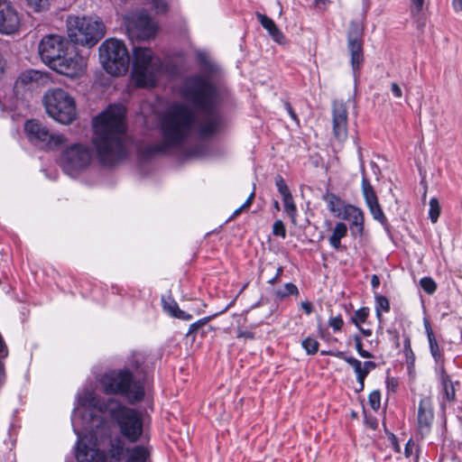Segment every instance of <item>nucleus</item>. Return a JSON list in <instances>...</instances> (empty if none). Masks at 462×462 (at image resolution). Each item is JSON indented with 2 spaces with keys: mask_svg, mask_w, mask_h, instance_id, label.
I'll return each mask as SVG.
<instances>
[{
  "mask_svg": "<svg viewBox=\"0 0 462 462\" xmlns=\"http://www.w3.org/2000/svg\"><path fill=\"white\" fill-rule=\"evenodd\" d=\"M182 96L197 113L182 103L171 104L159 116L162 140L147 147L149 154L163 153L177 148L194 132L203 138L218 132L222 123L220 105L223 97L220 89L208 78L196 75L185 80Z\"/></svg>",
  "mask_w": 462,
  "mask_h": 462,
  "instance_id": "obj_1",
  "label": "nucleus"
},
{
  "mask_svg": "<svg viewBox=\"0 0 462 462\" xmlns=\"http://www.w3.org/2000/svg\"><path fill=\"white\" fill-rule=\"evenodd\" d=\"M125 116V107L116 104L110 105L93 120V144L103 165L112 166L126 156Z\"/></svg>",
  "mask_w": 462,
  "mask_h": 462,
  "instance_id": "obj_2",
  "label": "nucleus"
},
{
  "mask_svg": "<svg viewBox=\"0 0 462 462\" xmlns=\"http://www.w3.org/2000/svg\"><path fill=\"white\" fill-rule=\"evenodd\" d=\"M79 407L96 410L101 414L108 413L119 427L121 434L130 442H136L143 434V420L141 413L123 405L114 398L106 401L98 397L92 390L85 389L77 395Z\"/></svg>",
  "mask_w": 462,
  "mask_h": 462,
  "instance_id": "obj_3",
  "label": "nucleus"
},
{
  "mask_svg": "<svg viewBox=\"0 0 462 462\" xmlns=\"http://www.w3.org/2000/svg\"><path fill=\"white\" fill-rule=\"evenodd\" d=\"M77 408L71 416V423L78 436L76 458L79 462H106L107 456L98 448V439L108 433L107 421L102 415L89 411L78 417Z\"/></svg>",
  "mask_w": 462,
  "mask_h": 462,
  "instance_id": "obj_4",
  "label": "nucleus"
},
{
  "mask_svg": "<svg viewBox=\"0 0 462 462\" xmlns=\"http://www.w3.org/2000/svg\"><path fill=\"white\" fill-rule=\"evenodd\" d=\"M67 32L72 42L91 48L105 36L106 26L97 16H69Z\"/></svg>",
  "mask_w": 462,
  "mask_h": 462,
  "instance_id": "obj_5",
  "label": "nucleus"
},
{
  "mask_svg": "<svg viewBox=\"0 0 462 462\" xmlns=\"http://www.w3.org/2000/svg\"><path fill=\"white\" fill-rule=\"evenodd\" d=\"M100 383L106 394H119L127 399L130 403L141 401L144 396V387L139 381L133 379L129 369L106 373L100 379Z\"/></svg>",
  "mask_w": 462,
  "mask_h": 462,
  "instance_id": "obj_6",
  "label": "nucleus"
},
{
  "mask_svg": "<svg viewBox=\"0 0 462 462\" xmlns=\"http://www.w3.org/2000/svg\"><path fill=\"white\" fill-rule=\"evenodd\" d=\"M132 79L139 88L153 87L162 69V61L149 48L135 47L133 51Z\"/></svg>",
  "mask_w": 462,
  "mask_h": 462,
  "instance_id": "obj_7",
  "label": "nucleus"
},
{
  "mask_svg": "<svg viewBox=\"0 0 462 462\" xmlns=\"http://www.w3.org/2000/svg\"><path fill=\"white\" fill-rule=\"evenodd\" d=\"M104 69L113 76L125 75L129 68V54L125 43L117 39H106L98 48Z\"/></svg>",
  "mask_w": 462,
  "mask_h": 462,
  "instance_id": "obj_8",
  "label": "nucleus"
},
{
  "mask_svg": "<svg viewBox=\"0 0 462 462\" xmlns=\"http://www.w3.org/2000/svg\"><path fill=\"white\" fill-rule=\"evenodd\" d=\"M47 114L62 125L71 124L77 117L74 98L62 88L48 90L43 97Z\"/></svg>",
  "mask_w": 462,
  "mask_h": 462,
  "instance_id": "obj_9",
  "label": "nucleus"
},
{
  "mask_svg": "<svg viewBox=\"0 0 462 462\" xmlns=\"http://www.w3.org/2000/svg\"><path fill=\"white\" fill-rule=\"evenodd\" d=\"M91 160L92 152L88 145L73 143L63 150L60 166L66 174L76 177L89 166Z\"/></svg>",
  "mask_w": 462,
  "mask_h": 462,
  "instance_id": "obj_10",
  "label": "nucleus"
},
{
  "mask_svg": "<svg viewBox=\"0 0 462 462\" xmlns=\"http://www.w3.org/2000/svg\"><path fill=\"white\" fill-rule=\"evenodd\" d=\"M24 132L32 143L42 148L57 149L67 142L63 134L50 133L46 126L33 119L25 122Z\"/></svg>",
  "mask_w": 462,
  "mask_h": 462,
  "instance_id": "obj_11",
  "label": "nucleus"
},
{
  "mask_svg": "<svg viewBox=\"0 0 462 462\" xmlns=\"http://www.w3.org/2000/svg\"><path fill=\"white\" fill-rule=\"evenodd\" d=\"M126 30L131 38L147 40L155 36L157 25L146 11L141 10L126 17Z\"/></svg>",
  "mask_w": 462,
  "mask_h": 462,
  "instance_id": "obj_12",
  "label": "nucleus"
},
{
  "mask_svg": "<svg viewBox=\"0 0 462 462\" xmlns=\"http://www.w3.org/2000/svg\"><path fill=\"white\" fill-rule=\"evenodd\" d=\"M68 48H69V43L65 37L49 34L41 40L38 51L42 60L51 69Z\"/></svg>",
  "mask_w": 462,
  "mask_h": 462,
  "instance_id": "obj_13",
  "label": "nucleus"
},
{
  "mask_svg": "<svg viewBox=\"0 0 462 462\" xmlns=\"http://www.w3.org/2000/svg\"><path fill=\"white\" fill-rule=\"evenodd\" d=\"M86 68L87 59L78 51H69L68 49L53 64L51 69L69 78H77L85 72Z\"/></svg>",
  "mask_w": 462,
  "mask_h": 462,
  "instance_id": "obj_14",
  "label": "nucleus"
},
{
  "mask_svg": "<svg viewBox=\"0 0 462 462\" xmlns=\"http://www.w3.org/2000/svg\"><path fill=\"white\" fill-rule=\"evenodd\" d=\"M347 51L350 55V63L356 77L363 61L362 29L356 23H351L347 32Z\"/></svg>",
  "mask_w": 462,
  "mask_h": 462,
  "instance_id": "obj_15",
  "label": "nucleus"
},
{
  "mask_svg": "<svg viewBox=\"0 0 462 462\" xmlns=\"http://www.w3.org/2000/svg\"><path fill=\"white\" fill-rule=\"evenodd\" d=\"M348 112L343 101L335 100L332 104V130L334 137L340 143L347 138Z\"/></svg>",
  "mask_w": 462,
  "mask_h": 462,
  "instance_id": "obj_16",
  "label": "nucleus"
},
{
  "mask_svg": "<svg viewBox=\"0 0 462 462\" xmlns=\"http://www.w3.org/2000/svg\"><path fill=\"white\" fill-rule=\"evenodd\" d=\"M20 25V18L14 8L5 0H0V32L11 34Z\"/></svg>",
  "mask_w": 462,
  "mask_h": 462,
  "instance_id": "obj_17",
  "label": "nucleus"
},
{
  "mask_svg": "<svg viewBox=\"0 0 462 462\" xmlns=\"http://www.w3.org/2000/svg\"><path fill=\"white\" fill-rule=\"evenodd\" d=\"M433 420L432 402L430 398L423 397L420 399L418 407V430L422 437L430 433Z\"/></svg>",
  "mask_w": 462,
  "mask_h": 462,
  "instance_id": "obj_18",
  "label": "nucleus"
},
{
  "mask_svg": "<svg viewBox=\"0 0 462 462\" xmlns=\"http://www.w3.org/2000/svg\"><path fill=\"white\" fill-rule=\"evenodd\" d=\"M337 217L345 220H349L351 225L356 228V231L360 234L364 230V213L363 211L353 205H346L343 208L342 212L337 213Z\"/></svg>",
  "mask_w": 462,
  "mask_h": 462,
  "instance_id": "obj_19",
  "label": "nucleus"
},
{
  "mask_svg": "<svg viewBox=\"0 0 462 462\" xmlns=\"http://www.w3.org/2000/svg\"><path fill=\"white\" fill-rule=\"evenodd\" d=\"M256 17L258 19V22L261 23V25L268 32L269 35L272 37V39L279 43V44H284L286 43V38L284 34L282 32V31L277 27L273 19L268 17L265 14H263L261 13H256Z\"/></svg>",
  "mask_w": 462,
  "mask_h": 462,
  "instance_id": "obj_20",
  "label": "nucleus"
},
{
  "mask_svg": "<svg viewBox=\"0 0 462 462\" xmlns=\"http://www.w3.org/2000/svg\"><path fill=\"white\" fill-rule=\"evenodd\" d=\"M423 324H424V328H425V332H426L428 342H429L430 352L434 361L438 364V368H439L440 365H443V362H444L443 352L438 344V341L435 337V335L432 331V328H431V326H430V323L429 322V320L425 319L423 321Z\"/></svg>",
  "mask_w": 462,
  "mask_h": 462,
  "instance_id": "obj_21",
  "label": "nucleus"
},
{
  "mask_svg": "<svg viewBox=\"0 0 462 462\" xmlns=\"http://www.w3.org/2000/svg\"><path fill=\"white\" fill-rule=\"evenodd\" d=\"M438 374H439V380L441 383V387H442V390H441L442 394H443L442 401L443 402L446 401L448 402H454L455 398H456V391H455L453 383L450 380L449 375L447 374V372L445 370L444 365H440L438 368Z\"/></svg>",
  "mask_w": 462,
  "mask_h": 462,
  "instance_id": "obj_22",
  "label": "nucleus"
},
{
  "mask_svg": "<svg viewBox=\"0 0 462 462\" xmlns=\"http://www.w3.org/2000/svg\"><path fill=\"white\" fill-rule=\"evenodd\" d=\"M125 451L126 452L125 442L120 437L113 439L109 437V448L107 450V455L111 459L115 462H120L124 457Z\"/></svg>",
  "mask_w": 462,
  "mask_h": 462,
  "instance_id": "obj_23",
  "label": "nucleus"
},
{
  "mask_svg": "<svg viewBox=\"0 0 462 462\" xmlns=\"http://www.w3.org/2000/svg\"><path fill=\"white\" fill-rule=\"evenodd\" d=\"M149 451L143 446H135L126 449V459L125 462H147Z\"/></svg>",
  "mask_w": 462,
  "mask_h": 462,
  "instance_id": "obj_24",
  "label": "nucleus"
},
{
  "mask_svg": "<svg viewBox=\"0 0 462 462\" xmlns=\"http://www.w3.org/2000/svg\"><path fill=\"white\" fill-rule=\"evenodd\" d=\"M346 235V225L343 222L337 223L328 239L330 245L334 249L338 250L341 247V239L344 238Z\"/></svg>",
  "mask_w": 462,
  "mask_h": 462,
  "instance_id": "obj_25",
  "label": "nucleus"
},
{
  "mask_svg": "<svg viewBox=\"0 0 462 462\" xmlns=\"http://www.w3.org/2000/svg\"><path fill=\"white\" fill-rule=\"evenodd\" d=\"M362 193L367 208L378 203V199L373 186L365 177L362 179Z\"/></svg>",
  "mask_w": 462,
  "mask_h": 462,
  "instance_id": "obj_26",
  "label": "nucleus"
},
{
  "mask_svg": "<svg viewBox=\"0 0 462 462\" xmlns=\"http://www.w3.org/2000/svg\"><path fill=\"white\" fill-rule=\"evenodd\" d=\"M376 364L373 361H365L362 363L361 368L356 374V381L359 383V388L356 390L357 392L363 391L365 387V379L368 375V374L375 369Z\"/></svg>",
  "mask_w": 462,
  "mask_h": 462,
  "instance_id": "obj_27",
  "label": "nucleus"
},
{
  "mask_svg": "<svg viewBox=\"0 0 462 462\" xmlns=\"http://www.w3.org/2000/svg\"><path fill=\"white\" fill-rule=\"evenodd\" d=\"M214 316L204 317L198 321L189 325V330L186 334L187 337H190L191 341L194 342L195 335L202 329L212 319Z\"/></svg>",
  "mask_w": 462,
  "mask_h": 462,
  "instance_id": "obj_28",
  "label": "nucleus"
},
{
  "mask_svg": "<svg viewBox=\"0 0 462 462\" xmlns=\"http://www.w3.org/2000/svg\"><path fill=\"white\" fill-rule=\"evenodd\" d=\"M42 78V73L38 70H26L23 72L20 76L18 80L24 85L30 84V83H37L40 79Z\"/></svg>",
  "mask_w": 462,
  "mask_h": 462,
  "instance_id": "obj_29",
  "label": "nucleus"
},
{
  "mask_svg": "<svg viewBox=\"0 0 462 462\" xmlns=\"http://www.w3.org/2000/svg\"><path fill=\"white\" fill-rule=\"evenodd\" d=\"M282 201H283V207H284L285 213L291 219V222L293 224H295L297 209H296V206L294 204L291 194L282 197Z\"/></svg>",
  "mask_w": 462,
  "mask_h": 462,
  "instance_id": "obj_30",
  "label": "nucleus"
},
{
  "mask_svg": "<svg viewBox=\"0 0 462 462\" xmlns=\"http://www.w3.org/2000/svg\"><path fill=\"white\" fill-rule=\"evenodd\" d=\"M390 310V303L386 297L382 295L375 296V311L379 321L382 319V311L388 312Z\"/></svg>",
  "mask_w": 462,
  "mask_h": 462,
  "instance_id": "obj_31",
  "label": "nucleus"
},
{
  "mask_svg": "<svg viewBox=\"0 0 462 462\" xmlns=\"http://www.w3.org/2000/svg\"><path fill=\"white\" fill-rule=\"evenodd\" d=\"M430 208H429V217L430 221L435 224L438 222L440 212H441V207L439 205V202L438 199L431 198L429 203Z\"/></svg>",
  "mask_w": 462,
  "mask_h": 462,
  "instance_id": "obj_32",
  "label": "nucleus"
},
{
  "mask_svg": "<svg viewBox=\"0 0 462 462\" xmlns=\"http://www.w3.org/2000/svg\"><path fill=\"white\" fill-rule=\"evenodd\" d=\"M143 356L141 354L134 353L132 355V356L128 359V366L132 368L135 372H139V370L143 373L144 370L143 368Z\"/></svg>",
  "mask_w": 462,
  "mask_h": 462,
  "instance_id": "obj_33",
  "label": "nucleus"
},
{
  "mask_svg": "<svg viewBox=\"0 0 462 462\" xmlns=\"http://www.w3.org/2000/svg\"><path fill=\"white\" fill-rule=\"evenodd\" d=\"M301 346L308 355H315L319 349V342L310 337H306L302 340Z\"/></svg>",
  "mask_w": 462,
  "mask_h": 462,
  "instance_id": "obj_34",
  "label": "nucleus"
},
{
  "mask_svg": "<svg viewBox=\"0 0 462 462\" xmlns=\"http://www.w3.org/2000/svg\"><path fill=\"white\" fill-rule=\"evenodd\" d=\"M370 213L372 214L373 217L377 220L379 223L385 225L387 223V218L379 204L376 203L373 206L368 207Z\"/></svg>",
  "mask_w": 462,
  "mask_h": 462,
  "instance_id": "obj_35",
  "label": "nucleus"
},
{
  "mask_svg": "<svg viewBox=\"0 0 462 462\" xmlns=\"http://www.w3.org/2000/svg\"><path fill=\"white\" fill-rule=\"evenodd\" d=\"M298 294H299L298 287L291 282L286 283L282 289H280L276 291V295L280 298H285L290 295H298Z\"/></svg>",
  "mask_w": 462,
  "mask_h": 462,
  "instance_id": "obj_36",
  "label": "nucleus"
},
{
  "mask_svg": "<svg viewBox=\"0 0 462 462\" xmlns=\"http://www.w3.org/2000/svg\"><path fill=\"white\" fill-rule=\"evenodd\" d=\"M369 315V309L368 308H360L358 309L354 316L352 317V322L359 328V325L361 323L365 322L367 317Z\"/></svg>",
  "mask_w": 462,
  "mask_h": 462,
  "instance_id": "obj_37",
  "label": "nucleus"
},
{
  "mask_svg": "<svg viewBox=\"0 0 462 462\" xmlns=\"http://www.w3.org/2000/svg\"><path fill=\"white\" fill-rule=\"evenodd\" d=\"M27 5L35 12H42L48 9L50 0H26Z\"/></svg>",
  "mask_w": 462,
  "mask_h": 462,
  "instance_id": "obj_38",
  "label": "nucleus"
},
{
  "mask_svg": "<svg viewBox=\"0 0 462 462\" xmlns=\"http://www.w3.org/2000/svg\"><path fill=\"white\" fill-rule=\"evenodd\" d=\"M421 288L429 294H432L437 290V284L430 277H423L420 281Z\"/></svg>",
  "mask_w": 462,
  "mask_h": 462,
  "instance_id": "obj_39",
  "label": "nucleus"
},
{
  "mask_svg": "<svg viewBox=\"0 0 462 462\" xmlns=\"http://www.w3.org/2000/svg\"><path fill=\"white\" fill-rule=\"evenodd\" d=\"M152 8L157 14H162L168 12L169 4L166 0H151Z\"/></svg>",
  "mask_w": 462,
  "mask_h": 462,
  "instance_id": "obj_40",
  "label": "nucleus"
},
{
  "mask_svg": "<svg viewBox=\"0 0 462 462\" xmlns=\"http://www.w3.org/2000/svg\"><path fill=\"white\" fill-rule=\"evenodd\" d=\"M368 402L374 411L379 410L381 406V393L378 390H374L369 394Z\"/></svg>",
  "mask_w": 462,
  "mask_h": 462,
  "instance_id": "obj_41",
  "label": "nucleus"
},
{
  "mask_svg": "<svg viewBox=\"0 0 462 462\" xmlns=\"http://www.w3.org/2000/svg\"><path fill=\"white\" fill-rule=\"evenodd\" d=\"M162 306L163 310L172 317H174L180 310L177 302L171 299H169L168 300H162Z\"/></svg>",
  "mask_w": 462,
  "mask_h": 462,
  "instance_id": "obj_42",
  "label": "nucleus"
},
{
  "mask_svg": "<svg viewBox=\"0 0 462 462\" xmlns=\"http://www.w3.org/2000/svg\"><path fill=\"white\" fill-rule=\"evenodd\" d=\"M275 185L282 197H285L291 194L287 184L281 175H277L275 177Z\"/></svg>",
  "mask_w": 462,
  "mask_h": 462,
  "instance_id": "obj_43",
  "label": "nucleus"
},
{
  "mask_svg": "<svg viewBox=\"0 0 462 462\" xmlns=\"http://www.w3.org/2000/svg\"><path fill=\"white\" fill-rule=\"evenodd\" d=\"M273 234L277 236H281L285 238L286 236V229L284 224L282 220L278 219L273 223Z\"/></svg>",
  "mask_w": 462,
  "mask_h": 462,
  "instance_id": "obj_44",
  "label": "nucleus"
},
{
  "mask_svg": "<svg viewBox=\"0 0 462 462\" xmlns=\"http://www.w3.org/2000/svg\"><path fill=\"white\" fill-rule=\"evenodd\" d=\"M355 342H356V349L360 356L363 358H371L373 357V355L363 348L361 338L357 336L355 337Z\"/></svg>",
  "mask_w": 462,
  "mask_h": 462,
  "instance_id": "obj_45",
  "label": "nucleus"
},
{
  "mask_svg": "<svg viewBox=\"0 0 462 462\" xmlns=\"http://www.w3.org/2000/svg\"><path fill=\"white\" fill-rule=\"evenodd\" d=\"M328 325L333 328L334 331H339L341 330L344 321L340 315L337 317H331L328 319Z\"/></svg>",
  "mask_w": 462,
  "mask_h": 462,
  "instance_id": "obj_46",
  "label": "nucleus"
},
{
  "mask_svg": "<svg viewBox=\"0 0 462 462\" xmlns=\"http://www.w3.org/2000/svg\"><path fill=\"white\" fill-rule=\"evenodd\" d=\"M411 3V14H419L422 11L424 0H410Z\"/></svg>",
  "mask_w": 462,
  "mask_h": 462,
  "instance_id": "obj_47",
  "label": "nucleus"
},
{
  "mask_svg": "<svg viewBox=\"0 0 462 462\" xmlns=\"http://www.w3.org/2000/svg\"><path fill=\"white\" fill-rule=\"evenodd\" d=\"M347 364L353 367L355 374L356 375L361 368L362 362L353 356H350L349 358H347Z\"/></svg>",
  "mask_w": 462,
  "mask_h": 462,
  "instance_id": "obj_48",
  "label": "nucleus"
},
{
  "mask_svg": "<svg viewBox=\"0 0 462 462\" xmlns=\"http://www.w3.org/2000/svg\"><path fill=\"white\" fill-rule=\"evenodd\" d=\"M337 202H339V199L337 198H336L334 195H331L330 198H329V200L328 202V209L332 213H334V214H336L337 216V213L341 212V211L336 208V203Z\"/></svg>",
  "mask_w": 462,
  "mask_h": 462,
  "instance_id": "obj_49",
  "label": "nucleus"
},
{
  "mask_svg": "<svg viewBox=\"0 0 462 462\" xmlns=\"http://www.w3.org/2000/svg\"><path fill=\"white\" fill-rule=\"evenodd\" d=\"M386 387L388 391L395 392L398 387V382L393 377H387Z\"/></svg>",
  "mask_w": 462,
  "mask_h": 462,
  "instance_id": "obj_50",
  "label": "nucleus"
},
{
  "mask_svg": "<svg viewBox=\"0 0 462 462\" xmlns=\"http://www.w3.org/2000/svg\"><path fill=\"white\" fill-rule=\"evenodd\" d=\"M391 91L396 98H401L402 97V90L400 88V86L395 82H393L391 84Z\"/></svg>",
  "mask_w": 462,
  "mask_h": 462,
  "instance_id": "obj_51",
  "label": "nucleus"
},
{
  "mask_svg": "<svg viewBox=\"0 0 462 462\" xmlns=\"http://www.w3.org/2000/svg\"><path fill=\"white\" fill-rule=\"evenodd\" d=\"M238 338H245V339H253L254 337V333L251 330H239L237 333Z\"/></svg>",
  "mask_w": 462,
  "mask_h": 462,
  "instance_id": "obj_52",
  "label": "nucleus"
},
{
  "mask_svg": "<svg viewBox=\"0 0 462 462\" xmlns=\"http://www.w3.org/2000/svg\"><path fill=\"white\" fill-rule=\"evenodd\" d=\"M282 273H283V267L282 266H279L277 268V270H276V273L274 274V276L273 278H271L268 281V282L270 284H272V285L275 284L279 281V279L282 276Z\"/></svg>",
  "mask_w": 462,
  "mask_h": 462,
  "instance_id": "obj_53",
  "label": "nucleus"
},
{
  "mask_svg": "<svg viewBox=\"0 0 462 462\" xmlns=\"http://www.w3.org/2000/svg\"><path fill=\"white\" fill-rule=\"evenodd\" d=\"M174 318L183 320H190L192 319V315L180 309L178 312L175 314Z\"/></svg>",
  "mask_w": 462,
  "mask_h": 462,
  "instance_id": "obj_54",
  "label": "nucleus"
},
{
  "mask_svg": "<svg viewBox=\"0 0 462 462\" xmlns=\"http://www.w3.org/2000/svg\"><path fill=\"white\" fill-rule=\"evenodd\" d=\"M413 447H414L413 441L411 439H409L408 442L406 443L405 448H404V454H405L406 457H409L411 456Z\"/></svg>",
  "mask_w": 462,
  "mask_h": 462,
  "instance_id": "obj_55",
  "label": "nucleus"
},
{
  "mask_svg": "<svg viewBox=\"0 0 462 462\" xmlns=\"http://www.w3.org/2000/svg\"><path fill=\"white\" fill-rule=\"evenodd\" d=\"M8 355L7 347L3 340L2 336L0 335V357H5Z\"/></svg>",
  "mask_w": 462,
  "mask_h": 462,
  "instance_id": "obj_56",
  "label": "nucleus"
},
{
  "mask_svg": "<svg viewBox=\"0 0 462 462\" xmlns=\"http://www.w3.org/2000/svg\"><path fill=\"white\" fill-rule=\"evenodd\" d=\"M301 309L305 311L306 314H310L313 311V306L309 301H302L301 302Z\"/></svg>",
  "mask_w": 462,
  "mask_h": 462,
  "instance_id": "obj_57",
  "label": "nucleus"
},
{
  "mask_svg": "<svg viewBox=\"0 0 462 462\" xmlns=\"http://www.w3.org/2000/svg\"><path fill=\"white\" fill-rule=\"evenodd\" d=\"M254 198V191H252L247 199L244 202V204L241 206L244 209L248 208L251 207L253 199Z\"/></svg>",
  "mask_w": 462,
  "mask_h": 462,
  "instance_id": "obj_58",
  "label": "nucleus"
},
{
  "mask_svg": "<svg viewBox=\"0 0 462 462\" xmlns=\"http://www.w3.org/2000/svg\"><path fill=\"white\" fill-rule=\"evenodd\" d=\"M452 6L455 12L458 13L462 11V0H453Z\"/></svg>",
  "mask_w": 462,
  "mask_h": 462,
  "instance_id": "obj_59",
  "label": "nucleus"
},
{
  "mask_svg": "<svg viewBox=\"0 0 462 462\" xmlns=\"http://www.w3.org/2000/svg\"><path fill=\"white\" fill-rule=\"evenodd\" d=\"M332 356H336L337 358L343 359L346 363H347V358L350 357V356H346V354L344 352H342V351H336V352L333 351Z\"/></svg>",
  "mask_w": 462,
  "mask_h": 462,
  "instance_id": "obj_60",
  "label": "nucleus"
},
{
  "mask_svg": "<svg viewBox=\"0 0 462 462\" xmlns=\"http://www.w3.org/2000/svg\"><path fill=\"white\" fill-rule=\"evenodd\" d=\"M380 284V280H379V277L375 274H374L372 276V279H371V285L374 289L377 288Z\"/></svg>",
  "mask_w": 462,
  "mask_h": 462,
  "instance_id": "obj_61",
  "label": "nucleus"
},
{
  "mask_svg": "<svg viewBox=\"0 0 462 462\" xmlns=\"http://www.w3.org/2000/svg\"><path fill=\"white\" fill-rule=\"evenodd\" d=\"M286 107H287V111H288L289 115L291 116V117L293 120L297 121V120H298V119H297V116H296L295 112L293 111L292 107L291 106V105H290V104H287V105H286Z\"/></svg>",
  "mask_w": 462,
  "mask_h": 462,
  "instance_id": "obj_62",
  "label": "nucleus"
},
{
  "mask_svg": "<svg viewBox=\"0 0 462 462\" xmlns=\"http://www.w3.org/2000/svg\"><path fill=\"white\" fill-rule=\"evenodd\" d=\"M358 328L365 337H370L372 335V330L369 328H362L360 327Z\"/></svg>",
  "mask_w": 462,
  "mask_h": 462,
  "instance_id": "obj_63",
  "label": "nucleus"
},
{
  "mask_svg": "<svg viewBox=\"0 0 462 462\" xmlns=\"http://www.w3.org/2000/svg\"><path fill=\"white\" fill-rule=\"evenodd\" d=\"M328 1L329 0H315V3L318 7H320V5H326Z\"/></svg>",
  "mask_w": 462,
  "mask_h": 462,
  "instance_id": "obj_64",
  "label": "nucleus"
}]
</instances>
